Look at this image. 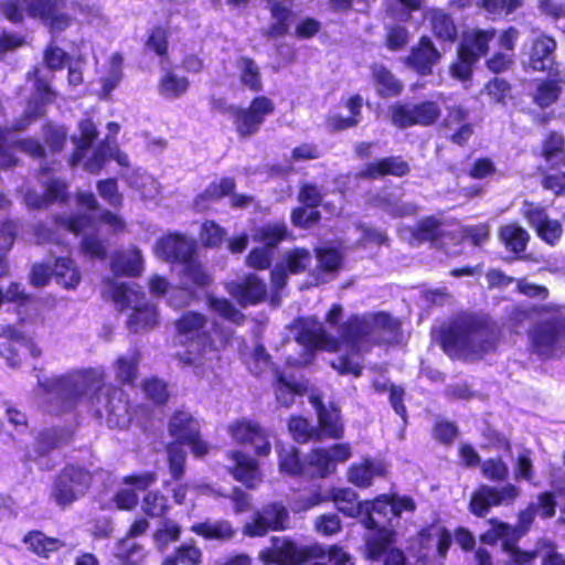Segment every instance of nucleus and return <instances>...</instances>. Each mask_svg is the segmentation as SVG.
<instances>
[{"label": "nucleus", "instance_id": "nucleus-1", "mask_svg": "<svg viewBox=\"0 0 565 565\" xmlns=\"http://www.w3.org/2000/svg\"><path fill=\"white\" fill-rule=\"evenodd\" d=\"M44 391L55 396L61 409L73 411L90 390L86 398L89 412L109 426H119L129 417L130 403L125 391L107 382L103 370L88 369L79 376L63 374L47 379Z\"/></svg>", "mask_w": 565, "mask_h": 565}, {"label": "nucleus", "instance_id": "nucleus-2", "mask_svg": "<svg viewBox=\"0 0 565 565\" xmlns=\"http://www.w3.org/2000/svg\"><path fill=\"white\" fill-rule=\"evenodd\" d=\"M526 321L527 347L542 361L565 355V306L556 302L516 303L507 316L510 331L519 333Z\"/></svg>", "mask_w": 565, "mask_h": 565}, {"label": "nucleus", "instance_id": "nucleus-3", "mask_svg": "<svg viewBox=\"0 0 565 565\" xmlns=\"http://www.w3.org/2000/svg\"><path fill=\"white\" fill-rule=\"evenodd\" d=\"M501 329L489 315L462 313L440 331L439 344L450 358L482 359L494 352Z\"/></svg>", "mask_w": 565, "mask_h": 565}, {"label": "nucleus", "instance_id": "nucleus-4", "mask_svg": "<svg viewBox=\"0 0 565 565\" xmlns=\"http://www.w3.org/2000/svg\"><path fill=\"white\" fill-rule=\"evenodd\" d=\"M207 318L199 311H185L175 321V333L184 351L175 354L180 366L191 367L196 376L203 377L213 371L210 352H217L212 331L206 328Z\"/></svg>", "mask_w": 565, "mask_h": 565}, {"label": "nucleus", "instance_id": "nucleus-5", "mask_svg": "<svg viewBox=\"0 0 565 565\" xmlns=\"http://www.w3.org/2000/svg\"><path fill=\"white\" fill-rule=\"evenodd\" d=\"M2 15L11 23L19 24L28 17L40 20L51 33L67 30L74 19L67 12L60 10L58 0H6L0 4Z\"/></svg>", "mask_w": 565, "mask_h": 565}, {"label": "nucleus", "instance_id": "nucleus-6", "mask_svg": "<svg viewBox=\"0 0 565 565\" xmlns=\"http://www.w3.org/2000/svg\"><path fill=\"white\" fill-rule=\"evenodd\" d=\"M497 35L494 28L473 29L457 45L456 58L449 65L450 76L460 82L470 81L473 68L490 50V42Z\"/></svg>", "mask_w": 565, "mask_h": 565}, {"label": "nucleus", "instance_id": "nucleus-7", "mask_svg": "<svg viewBox=\"0 0 565 565\" xmlns=\"http://www.w3.org/2000/svg\"><path fill=\"white\" fill-rule=\"evenodd\" d=\"M93 480V472L84 465L66 463L54 476L51 498L57 507L64 510L89 491Z\"/></svg>", "mask_w": 565, "mask_h": 565}, {"label": "nucleus", "instance_id": "nucleus-8", "mask_svg": "<svg viewBox=\"0 0 565 565\" xmlns=\"http://www.w3.org/2000/svg\"><path fill=\"white\" fill-rule=\"evenodd\" d=\"M322 555L317 545H300L289 536H273L271 546L263 548L258 557L265 565H305Z\"/></svg>", "mask_w": 565, "mask_h": 565}, {"label": "nucleus", "instance_id": "nucleus-9", "mask_svg": "<svg viewBox=\"0 0 565 565\" xmlns=\"http://www.w3.org/2000/svg\"><path fill=\"white\" fill-rule=\"evenodd\" d=\"M43 142L34 137H24L13 141L12 146L21 153L36 161H45L47 152L60 153L67 143L68 130L64 125L45 121L42 125Z\"/></svg>", "mask_w": 565, "mask_h": 565}, {"label": "nucleus", "instance_id": "nucleus-10", "mask_svg": "<svg viewBox=\"0 0 565 565\" xmlns=\"http://www.w3.org/2000/svg\"><path fill=\"white\" fill-rule=\"evenodd\" d=\"M340 345L344 344L351 353L362 355L369 353L380 341L374 338V326L370 316L350 315L338 329Z\"/></svg>", "mask_w": 565, "mask_h": 565}, {"label": "nucleus", "instance_id": "nucleus-11", "mask_svg": "<svg viewBox=\"0 0 565 565\" xmlns=\"http://www.w3.org/2000/svg\"><path fill=\"white\" fill-rule=\"evenodd\" d=\"M391 122L398 129L414 126L431 127L438 122L441 108L436 100L424 99L418 103H395L390 106Z\"/></svg>", "mask_w": 565, "mask_h": 565}, {"label": "nucleus", "instance_id": "nucleus-12", "mask_svg": "<svg viewBox=\"0 0 565 565\" xmlns=\"http://www.w3.org/2000/svg\"><path fill=\"white\" fill-rule=\"evenodd\" d=\"M290 527V513L281 501H270L257 510L242 532L247 537H263L269 532H281Z\"/></svg>", "mask_w": 565, "mask_h": 565}, {"label": "nucleus", "instance_id": "nucleus-13", "mask_svg": "<svg viewBox=\"0 0 565 565\" xmlns=\"http://www.w3.org/2000/svg\"><path fill=\"white\" fill-rule=\"evenodd\" d=\"M521 494V489L511 482L501 487L480 484L470 495L469 512L476 518H486L492 508L512 505Z\"/></svg>", "mask_w": 565, "mask_h": 565}, {"label": "nucleus", "instance_id": "nucleus-14", "mask_svg": "<svg viewBox=\"0 0 565 565\" xmlns=\"http://www.w3.org/2000/svg\"><path fill=\"white\" fill-rule=\"evenodd\" d=\"M275 104L265 95H257L252 98L247 107L236 106L233 109V125L236 135L246 139L259 132L266 117L273 115Z\"/></svg>", "mask_w": 565, "mask_h": 565}, {"label": "nucleus", "instance_id": "nucleus-15", "mask_svg": "<svg viewBox=\"0 0 565 565\" xmlns=\"http://www.w3.org/2000/svg\"><path fill=\"white\" fill-rule=\"evenodd\" d=\"M169 435L173 444L188 445L195 457H203L209 451L207 444L201 438L199 422L186 411L177 409L168 423Z\"/></svg>", "mask_w": 565, "mask_h": 565}, {"label": "nucleus", "instance_id": "nucleus-16", "mask_svg": "<svg viewBox=\"0 0 565 565\" xmlns=\"http://www.w3.org/2000/svg\"><path fill=\"white\" fill-rule=\"evenodd\" d=\"M535 515L536 505L534 503H530L525 509L519 511L518 522L515 525H511L497 518H491L488 520L490 529L479 536V541L482 544L494 546L499 542L500 537L521 540L531 530Z\"/></svg>", "mask_w": 565, "mask_h": 565}, {"label": "nucleus", "instance_id": "nucleus-17", "mask_svg": "<svg viewBox=\"0 0 565 565\" xmlns=\"http://www.w3.org/2000/svg\"><path fill=\"white\" fill-rule=\"evenodd\" d=\"M309 403L317 415L316 428L319 440L342 439L344 437V423L340 407L333 402L326 403L319 394H311Z\"/></svg>", "mask_w": 565, "mask_h": 565}, {"label": "nucleus", "instance_id": "nucleus-18", "mask_svg": "<svg viewBox=\"0 0 565 565\" xmlns=\"http://www.w3.org/2000/svg\"><path fill=\"white\" fill-rule=\"evenodd\" d=\"M181 266L178 273V289L191 299H199L212 286L213 275L198 254Z\"/></svg>", "mask_w": 565, "mask_h": 565}, {"label": "nucleus", "instance_id": "nucleus-19", "mask_svg": "<svg viewBox=\"0 0 565 565\" xmlns=\"http://www.w3.org/2000/svg\"><path fill=\"white\" fill-rule=\"evenodd\" d=\"M228 433L237 444L254 446V454L258 457H267L271 451L269 434L256 420L236 419L230 425Z\"/></svg>", "mask_w": 565, "mask_h": 565}, {"label": "nucleus", "instance_id": "nucleus-20", "mask_svg": "<svg viewBox=\"0 0 565 565\" xmlns=\"http://www.w3.org/2000/svg\"><path fill=\"white\" fill-rule=\"evenodd\" d=\"M295 340L310 350L337 352L340 340L329 334L316 317L301 318Z\"/></svg>", "mask_w": 565, "mask_h": 565}, {"label": "nucleus", "instance_id": "nucleus-21", "mask_svg": "<svg viewBox=\"0 0 565 565\" xmlns=\"http://www.w3.org/2000/svg\"><path fill=\"white\" fill-rule=\"evenodd\" d=\"M443 58L441 52L428 35H422L412 46L404 64L419 76H429Z\"/></svg>", "mask_w": 565, "mask_h": 565}, {"label": "nucleus", "instance_id": "nucleus-22", "mask_svg": "<svg viewBox=\"0 0 565 565\" xmlns=\"http://www.w3.org/2000/svg\"><path fill=\"white\" fill-rule=\"evenodd\" d=\"M154 252L166 263L180 265L198 254L195 242L181 233H169L160 237Z\"/></svg>", "mask_w": 565, "mask_h": 565}, {"label": "nucleus", "instance_id": "nucleus-23", "mask_svg": "<svg viewBox=\"0 0 565 565\" xmlns=\"http://www.w3.org/2000/svg\"><path fill=\"white\" fill-rule=\"evenodd\" d=\"M363 526L374 531L364 543L363 555L370 562H379L396 542V532L392 527L380 525L370 512L363 518Z\"/></svg>", "mask_w": 565, "mask_h": 565}, {"label": "nucleus", "instance_id": "nucleus-24", "mask_svg": "<svg viewBox=\"0 0 565 565\" xmlns=\"http://www.w3.org/2000/svg\"><path fill=\"white\" fill-rule=\"evenodd\" d=\"M230 296L243 308L264 302L268 296V287L256 274H246L241 280L227 284Z\"/></svg>", "mask_w": 565, "mask_h": 565}, {"label": "nucleus", "instance_id": "nucleus-25", "mask_svg": "<svg viewBox=\"0 0 565 565\" xmlns=\"http://www.w3.org/2000/svg\"><path fill=\"white\" fill-rule=\"evenodd\" d=\"M351 457V446L348 443H338L329 448L312 449L308 456V463L316 468L317 477L326 478L335 471L338 462H344Z\"/></svg>", "mask_w": 565, "mask_h": 565}, {"label": "nucleus", "instance_id": "nucleus-26", "mask_svg": "<svg viewBox=\"0 0 565 565\" xmlns=\"http://www.w3.org/2000/svg\"><path fill=\"white\" fill-rule=\"evenodd\" d=\"M469 110L462 105H451L446 108V115L440 121L444 130L458 128L449 136V141L454 145L463 147L475 132V126L468 121Z\"/></svg>", "mask_w": 565, "mask_h": 565}, {"label": "nucleus", "instance_id": "nucleus-27", "mask_svg": "<svg viewBox=\"0 0 565 565\" xmlns=\"http://www.w3.org/2000/svg\"><path fill=\"white\" fill-rule=\"evenodd\" d=\"M317 264L310 276L315 285H323L334 280L343 267V255L334 247H318L315 249Z\"/></svg>", "mask_w": 565, "mask_h": 565}, {"label": "nucleus", "instance_id": "nucleus-28", "mask_svg": "<svg viewBox=\"0 0 565 565\" xmlns=\"http://www.w3.org/2000/svg\"><path fill=\"white\" fill-rule=\"evenodd\" d=\"M227 458L233 461L228 468L230 475L247 489H255L263 479L258 460L241 450L228 451Z\"/></svg>", "mask_w": 565, "mask_h": 565}, {"label": "nucleus", "instance_id": "nucleus-29", "mask_svg": "<svg viewBox=\"0 0 565 565\" xmlns=\"http://www.w3.org/2000/svg\"><path fill=\"white\" fill-rule=\"evenodd\" d=\"M411 172V167L401 156H388L363 166L358 177L364 180H377L387 175L403 178Z\"/></svg>", "mask_w": 565, "mask_h": 565}, {"label": "nucleus", "instance_id": "nucleus-30", "mask_svg": "<svg viewBox=\"0 0 565 565\" xmlns=\"http://www.w3.org/2000/svg\"><path fill=\"white\" fill-rule=\"evenodd\" d=\"M475 4L477 10L493 22L503 21L519 13L525 6V0H459V8L465 9Z\"/></svg>", "mask_w": 565, "mask_h": 565}, {"label": "nucleus", "instance_id": "nucleus-31", "mask_svg": "<svg viewBox=\"0 0 565 565\" xmlns=\"http://www.w3.org/2000/svg\"><path fill=\"white\" fill-rule=\"evenodd\" d=\"M387 476V463L383 459L363 458L348 469V480L360 489L370 488L375 477Z\"/></svg>", "mask_w": 565, "mask_h": 565}, {"label": "nucleus", "instance_id": "nucleus-32", "mask_svg": "<svg viewBox=\"0 0 565 565\" xmlns=\"http://www.w3.org/2000/svg\"><path fill=\"white\" fill-rule=\"evenodd\" d=\"M275 379L273 390L277 403L286 408L294 405L297 396H303L308 391V381H295L288 379L279 367L274 369Z\"/></svg>", "mask_w": 565, "mask_h": 565}, {"label": "nucleus", "instance_id": "nucleus-33", "mask_svg": "<svg viewBox=\"0 0 565 565\" xmlns=\"http://www.w3.org/2000/svg\"><path fill=\"white\" fill-rule=\"evenodd\" d=\"M78 137H73L74 149L67 158L71 168H76L86 157L87 151L93 147L99 136L96 124L90 117L83 118L78 121Z\"/></svg>", "mask_w": 565, "mask_h": 565}, {"label": "nucleus", "instance_id": "nucleus-34", "mask_svg": "<svg viewBox=\"0 0 565 565\" xmlns=\"http://www.w3.org/2000/svg\"><path fill=\"white\" fill-rule=\"evenodd\" d=\"M434 535L437 537L436 555L438 558L445 559L452 544V533L446 526L440 525L438 520L418 530L416 534L417 543L420 550H429Z\"/></svg>", "mask_w": 565, "mask_h": 565}, {"label": "nucleus", "instance_id": "nucleus-35", "mask_svg": "<svg viewBox=\"0 0 565 565\" xmlns=\"http://www.w3.org/2000/svg\"><path fill=\"white\" fill-rule=\"evenodd\" d=\"M141 360L142 353L137 347L131 348L127 354L118 355L113 363L116 381L120 385L136 386Z\"/></svg>", "mask_w": 565, "mask_h": 565}, {"label": "nucleus", "instance_id": "nucleus-36", "mask_svg": "<svg viewBox=\"0 0 565 565\" xmlns=\"http://www.w3.org/2000/svg\"><path fill=\"white\" fill-rule=\"evenodd\" d=\"M541 158L550 170L559 171L565 168V136L557 130H550L541 142Z\"/></svg>", "mask_w": 565, "mask_h": 565}, {"label": "nucleus", "instance_id": "nucleus-37", "mask_svg": "<svg viewBox=\"0 0 565 565\" xmlns=\"http://www.w3.org/2000/svg\"><path fill=\"white\" fill-rule=\"evenodd\" d=\"M286 0H268L271 22L263 35L268 39H281L289 34L294 12L290 7L284 4Z\"/></svg>", "mask_w": 565, "mask_h": 565}, {"label": "nucleus", "instance_id": "nucleus-38", "mask_svg": "<svg viewBox=\"0 0 565 565\" xmlns=\"http://www.w3.org/2000/svg\"><path fill=\"white\" fill-rule=\"evenodd\" d=\"M498 238L514 259H521L531 236L525 228L514 222L501 225L498 230Z\"/></svg>", "mask_w": 565, "mask_h": 565}, {"label": "nucleus", "instance_id": "nucleus-39", "mask_svg": "<svg viewBox=\"0 0 565 565\" xmlns=\"http://www.w3.org/2000/svg\"><path fill=\"white\" fill-rule=\"evenodd\" d=\"M555 50L556 41L553 36L541 34L534 39L529 57L532 70L537 72L550 71L554 63Z\"/></svg>", "mask_w": 565, "mask_h": 565}, {"label": "nucleus", "instance_id": "nucleus-40", "mask_svg": "<svg viewBox=\"0 0 565 565\" xmlns=\"http://www.w3.org/2000/svg\"><path fill=\"white\" fill-rule=\"evenodd\" d=\"M75 433L70 427H52L40 431L35 441V451L40 456H46L51 451L70 445Z\"/></svg>", "mask_w": 565, "mask_h": 565}, {"label": "nucleus", "instance_id": "nucleus-41", "mask_svg": "<svg viewBox=\"0 0 565 565\" xmlns=\"http://www.w3.org/2000/svg\"><path fill=\"white\" fill-rule=\"evenodd\" d=\"M371 76L376 87V94L382 98L397 97L404 89V84L383 64L371 65Z\"/></svg>", "mask_w": 565, "mask_h": 565}, {"label": "nucleus", "instance_id": "nucleus-42", "mask_svg": "<svg viewBox=\"0 0 565 565\" xmlns=\"http://www.w3.org/2000/svg\"><path fill=\"white\" fill-rule=\"evenodd\" d=\"M191 532L203 537L206 541L228 542L236 536V529L233 523L225 519H218L214 522L209 520L194 523L190 527Z\"/></svg>", "mask_w": 565, "mask_h": 565}, {"label": "nucleus", "instance_id": "nucleus-43", "mask_svg": "<svg viewBox=\"0 0 565 565\" xmlns=\"http://www.w3.org/2000/svg\"><path fill=\"white\" fill-rule=\"evenodd\" d=\"M345 107L350 115L344 117L341 115H333L327 118V127L330 132H340L350 128H355L362 120L363 98L359 94L351 95L347 102Z\"/></svg>", "mask_w": 565, "mask_h": 565}, {"label": "nucleus", "instance_id": "nucleus-44", "mask_svg": "<svg viewBox=\"0 0 565 565\" xmlns=\"http://www.w3.org/2000/svg\"><path fill=\"white\" fill-rule=\"evenodd\" d=\"M429 25L433 35L444 43L452 44L458 39V28L452 15L443 9H431Z\"/></svg>", "mask_w": 565, "mask_h": 565}, {"label": "nucleus", "instance_id": "nucleus-45", "mask_svg": "<svg viewBox=\"0 0 565 565\" xmlns=\"http://www.w3.org/2000/svg\"><path fill=\"white\" fill-rule=\"evenodd\" d=\"M28 550L41 558H50V556L64 546L57 537L47 536L40 530H31L22 539Z\"/></svg>", "mask_w": 565, "mask_h": 565}, {"label": "nucleus", "instance_id": "nucleus-46", "mask_svg": "<svg viewBox=\"0 0 565 565\" xmlns=\"http://www.w3.org/2000/svg\"><path fill=\"white\" fill-rule=\"evenodd\" d=\"M110 267L116 276L138 277L143 269V260L138 248L128 252H116Z\"/></svg>", "mask_w": 565, "mask_h": 565}, {"label": "nucleus", "instance_id": "nucleus-47", "mask_svg": "<svg viewBox=\"0 0 565 565\" xmlns=\"http://www.w3.org/2000/svg\"><path fill=\"white\" fill-rule=\"evenodd\" d=\"M563 92L562 82L557 78H541L535 81V89L531 93L532 102L544 109L555 104Z\"/></svg>", "mask_w": 565, "mask_h": 565}, {"label": "nucleus", "instance_id": "nucleus-48", "mask_svg": "<svg viewBox=\"0 0 565 565\" xmlns=\"http://www.w3.org/2000/svg\"><path fill=\"white\" fill-rule=\"evenodd\" d=\"M190 81L185 76L178 75L173 70L168 68L159 78L157 89L166 99H178L188 93Z\"/></svg>", "mask_w": 565, "mask_h": 565}, {"label": "nucleus", "instance_id": "nucleus-49", "mask_svg": "<svg viewBox=\"0 0 565 565\" xmlns=\"http://www.w3.org/2000/svg\"><path fill=\"white\" fill-rule=\"evenodd\" d=\"M330 499L337 510L345 516L356 518L364 511V502L359 501L358 493L351 488H335L330 491Z\"/></svg>", "mask_w": 565, "mask_h": 565}, {"label": "nucleus", "instance_id": "nucleus-50", "mask_svg": "<svg viewBox=\"0 0 565 565\" xmlns=\"http://www.w3.org/2000/svg\"><path fill=\"white\" fill-rule=\"evenodd\" d=\"M236 189V181L233 177H222L218 181L211 182L195 198L196 205H204L211 202H217L230 196Z\"/></svg>", "mask_w": 565, "mask_h": 565}, {"label": "nucleus", "instance_id": "nucleus-51", "mask_svg": "<svg viewBox=\"0 0 565 565\" xmlns=\"http://www.w3.org/2000/svg\"><path fill=\"white\" fill-rule=\"evenodd\" d=\"M501 548L509 555L503 565H532L539 555L536 550H522L519 546V539L500 537Z\"/></svg>", "mask_w": 565, "mask_h": 565}, {"label": "nucleus", "instance_id": "nucleus-52", "mask_svg": "<svg viewBox=\"0 0 565 565\" xmlns=\"http://www.w3.org/2000/svg\"><path fill=\"white\" fill-rule=\"evenodd\" d=\"M412 236L419 243H436L445 237L443 222L434 215L425 216L415 224Z\"/></svg>", "mask_w": 565, "mask_h": 565}, {"label": "nucleus", "instance_id": "nucleus-53", "mask_svg": "<svg viewBox=\"0 0 565 565\" xmlns=\"http://www.w3.org/2000/svg\"><path fill=\"white\" fill-rule=\"evenodd\" d=\"M53 276L57 284L66 289H75L81 282V273L70 257H57L53 267Z\"/></svg>", "mask_w": 565, "mask_h": 565}, {"label": "nucleus", "instance_id": "nucleus-54", "mask_svg": "<svg viewBox=\"0 0 565 565\" xmlns=\"http://www.w3.org/2000/svg\"><path fill=\"white\" fill-rule=\"evenodd\" d=\"M141 391L145 397L154 406H166L170 399L169 384L156 375L146 377L141 382Z\"/></svg>", "mask_w": 565, "mask_h": 565}, {"label": "nucleus", "instance_id": "nucleus-55", "mask_svg": "<svg viewBox=\"0 0 565 565\" xmlns=\"http://www.w3.org/2000/svg\"><path fill=\"white\" fill-rule=\"evenodd\" d=\"M239 68V83L250 92L258 93L263 89L262 73L254 61L249 56H241L237 60Z\"/></svg>", "mask_w": 565, "mask_h": 565}, {"label": "nucleus", "instance_id": "nucleus-56", "mask_svg": "<svg viewBox=\"0 0 565 565\" xmlns=\"http://www.w3.org/2000/svg\"><path fill=\"white\" fill-rule=\"evenodd\" d=\"M289 237V231L284 222L266 223L254 233V239L260 242L266 248L276 247Z\"/></svg>", "mask_w": 565, "mask_h": 565}, {"label": "nucleus", "instance_id": "nucleus-57", "mask_svg": "<svg viewBox=\"0 0 565 565\" xmlns=\"http://www.w3.org/2000/svg\"><path fill=\"white\" fill-rule=\"evenodd\" d=\"M116 558L121 565H142L146 559L143 546L137 542L120 539L116 544Z\"/></svg>", "mask_w": 565, "mask_h": 565}, {"label": "nucleus", "instance_id": "nucleus-58", "mask_svg": "<svg viewBox=\"0 0 565 565\" xmlns=\"http://www.w3.org/2000/svg\"><path fill=\"white\" fill-rule=\"evenodd\" d=\"M312 260L311 253L306 247H294L287 250L280 264L290 275H300L307 270Z\"/></svg>", "mask_w": 565, "mask_h": 565}, {"label": "nucleus", "instance_id": "nucleus-59", "mask_svg": "<svg viewBox=\"0 0 565 565\" xmlns=\"http://www.w3.org/2000/svg\"><path fill=\"white\" fill-rule=\"evenodd\" d=\"M141 510L150 519H163L170 510L169 500L159 490L148 491L142 498Z\"/></svg>", "mask_w": 565, "mask_h": 565}, {"label": "nucleus", "instance_id": "nucleus-60", "mask_svg": "<svg viewBox=\"0 0 565 565\" xmlns=\"http://www.w3.org/2000/svg\"><path fill=\"white\" fill-rule=\"evenodd\" d=\"M288 430L292 439L298 444H307L309 441H320L316 426L301 416L294 415L288 419Z\"/></svg>", "mask_w": 565, "mask_h": 565}, {"label": "nucleus", "instance_id": "nucleus-61", "mask_svg": "<svg viewBox=\"0 0 565 565\" xmlns=\"http://www.w3.org/2000/svg\"><path fill=\"white\" fill-rule=\"evenodd\" d=\"M277 454L278 466L281 472L292 477L301 476L303 473V462L298 448L295 446H281L277 449Z\"/></svg>", "mask_w": 565, "mask_h": 565}, {"label": "nucleus", "instance_id": "nucleus-62", "mask_svg": "<svg viewBox=\"0 0 565 565\" xmlns=\"http://www.w3.org/2000/svg\"><path fill=\"white\" fill-rule=\"evenodd\" d=\"M28 78H34L33 89L36 96V100L31 104L32 106H42L46 109V106L53 104L57 97V93L52 88L49 79L40 76V70L34 67L28 73Z\"/></svg>", "mask_w": 565, "mask_h": 565}, {"label": "nucleus", "instance_id": "nucleus-63", "mask_svg": "<svg viewBox=\"0 0 565 565\" xmlns=\"http://www.w3.org/2000/svg\"><path fill=\"white\" fill-rule=\"evenodd\" d=\"M480 472L484 479L494 483L505 482L509 478V467L500 456L483 460L480 465Z\"/></svg>", "mask_w": 565, "mask_h": 565}, {"label": "nucleus", "instance_id": "nucleus-64", "mask_svg": "<svg viewBox=\"0 0 565 565\" xmlns=\"http://www.w3.org/2000/svg\"><path fill=\"white\" fill-rule=\"evenodd\" d=\"M322 215L318 209L305 205L295 206L290 212L291 224L301 230H309L321 222Z\"/></svg>", "mask_w": 565, "mask_h": 565}]
</instances>
